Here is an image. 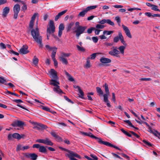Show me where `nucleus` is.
Listing matches in <instances>:
<instances>
[{
	"mask_svg": "<svg viewBox=\"0 0 160 160\" xmlns=\"http://www.w3.org/2000/svg\"><path fill=\"white\" fill-rule=\"evenodd\" d=\"M39 16L38 13H34L32 16V17L31 19V20L34 21L35 20L36 17H38Z\"/></svg>",
	"mask_w": 160,
	"mask_h": 160,
	"instance_id": "ea45409f",
	"label": "nucleus"
},
{
	"mask_svg": "<svg viewBox=\"0 0 160 160\" xmlns=\"http://www.w3.org/2000/svg\"><path fill=\"white\" fill-rule=\"evenodd\" d=\"M64 29V26L63 24L62 23L60 24L59 26V30L62 31Z\"/></svg>",
	"mask_w": 160,
	"mask_h": 160,
	"instance_id": "09e8293b",
	"label": "nucleus"
},
{
	"mask_svg": "<svg viewBox=\"0 0 160 160\" xmlns=\"http://www.w3.org/2000/svg\"><path fill=\"white\" fill-rule=\"evenodd\" d=\"M30 148V147L28 145L23 146L22 145L18 144L17 145L16 150L17 151H19L20 150L24 151L25 150L28 149Z\"/></svg>",
	"mask_w": 160,
	"mask_h": 160,
	"instance_id": "f3484780",
	"label": "nucleus"
},
{
	"mask_svg": "<svg viewBox=\"0 0 160 160\" xmlns=\"http://www.w3.org/2000/svg\"><path fill=\"white\" fill-rule=\"evenodd\" d=\"M108 53L112 56H115L118 58L121 57L120 54H119V52L118 49L117 47H112V50L109 52Z\"/></svg>",
	"mask_w": 160,
	"mask_h": 160,
	"instance_id": "0eeeda50",
	"label": "nucleus"
},
{
	"mask_svg": "<svg viewBox=\"0 0 160 160\" xmlns=\"http://www.w3.org/2000/svg\"><path fill=\"white\" fill-rule=\"evenodd\" d=\"M151 9L154 11L160 12V10L158 9V7L155 5H153L151 8Z\"/></svg>",
	"mask_w": 160,
	"mask_h": 160,
	"instance_id": "e433bc0d",
	"label": "nucleus"
},
{
	"mask_svg": "<svg viewBox=\"0 0 160 160\" xmlns=\"http://www.w3.org/2000/svg\"><path fill=\"white\" fill-rule=\"evenodd\" d=\"M55 27L54 22L51 20H50L48 25L47 27V32L49 34H52L55 31Z\"/></svg>",
	"mask_w": 160,
	"mask_h": 160,
	"instance_id": "423d86ee",
	"label": "nucleus"
},
{
	"mask_svg": "<svg viewBox=\"0 0 160 160\" xmlns=\"http://www.w3.org/2000/svg\"><path fill=\"white\" fill-rule=\"evenodd\" d=\"M24 156L27 158H30L32 160H36L38 156L34 153H24Z\"/></svg>",
	"mask_w": 160,
	"mask_h": 160,
	"instance_id": "ddd939ff",
	"label": "nucleus"
},
{
	"mask_svg": "<svg viewBox=\"0 0 160 160\" xmlns=\"http://www.w3.org/2000/svg\"><path fill=\"white\" fill-rule=\"evenodd\" d=\"M90 59L89 58H88L86 64L85 65V67L86 68H89L90 67V62L89 59Z\"/></svg>",
	"mask_w": 160,
	"mask_h": 160,
	"instance_id": "a19ab883",
	"label": "nucleus"
},
{
	"mask_svg": "<svg viewBox=\"0 0 160 160\" xmlns=\"http://www.w3.org/2000/svg\"><path fill=\"white\" fill-rule=\"evenodd\" d=\"M34 21L31 20L29 23V27L31 28H32Z\"/></svg>",
	"mask_w": 160,
	"mask_h": 160,
	"instance_id": "13d9d810",
	"label": "nucleus"
},
{
	"mask_svg": "<svg viewBox=\"0 0 160 160\" xmlns=\"http://www.w3.org/2000/svg\"><path fill=\"white\" fill-rule=\"evenodd\" d=\"M100 61L102 63H109L111 62V60L110 59L104 57L101 58Z\"/></svg>",
	"mask_w": 160,
	"mask_h": 160,
	"instance_id": "4be33fe9",
	"label": "nucleus"
},
{
	"mask_svg": "<svg viewBox=\"0 0 160 160\" xmlns=\"http://www.w3.org/2000/svg\"><path fill=\"white\" fill-rule=\"evenodd\" d=\"M122 27L126 33V35L129 38H132V36L128 28L123 24L122 25Z\"/></svg>",
	"mask_w": 160,
	"mask_h": 160,
	"instance_id": "dca6fc26",
	"label": "nucleus"
},
{
	"mask_svg": "<svg viewBox=\"0 0 160 160\" xmlns=\"http://www.w3.org/2000/svg\"><path fill=\"white\" fill-rule=\"evenodd\" d=\"M104 44L107 47H111L112 46V44L106 42H105Z\"/></svg>",
	"mask_w": 160,
	"mask_h": 160,
	"instance_id": "0e129e2a",
	"label": "nucleus"
},
{
	"mask_svg": "<svg viewBox=\"0 0 160 160\" xmlns=\"http://www.w3.org/2000/svg\"><path fill=\"white\" fill-rule=\"evenodd\" d=\"M100 144L105 145L106 146H110L111 147H113L116 149H118L120 150H121V149L117 146H114L108 142L103 141H102V140Z\"/></svg>",
	"mask_w": 160,
	"mask_h": 160,
	"instance_id": "412c9836",
	"label": "nucleus"
},
{
	"mask_svg": "<svg viewBox=\"0 0 160 160\" xmlns=\"http://www.w3.org/2000/svg\"><path fill=\"white\" fill-rule=\"evenodd\" d=\"M42 109L47 111H50V108L47 107L42 106Z\"/></svg>",
	"mask_w": 160,
	"mask_h": 160,
	"instance_id": "6e6d98bb",
	"label": "nucleus"
},
{
	"mask_svg": "<svg viewBox=\"0 0 160 160\" xmlns=\"http://www.w3.org/2000/svg\"><path fill=\"white\" fill-rule=\"evenodd\" d=\"M23 5L22 7V9L24 11L27 9V6L26 4H24L23 2Z\"/></svg>",
	"mask_w": 160,
	"mask_h": 160,
	"instance_id": "69168bd1",
	"label": "nucleus"
},
{
	"mask_svg": "<svg viewBox=\"0 0 160 160\" xmlns=\"http://www.w3.org/2000/svg\"><path fill=\"white\" fill-rule=\"evenodd\" d=\"M105 34H103L102 35H100L99 37L101 40L105 39L107 38V37L105 36Z\"/></svg>",
	"mask_w": 160,
	"mask_h": 160,
	"instance_id": "bf43d9fd",
	"label": "nucleus"
},
{
	"mask_svg": "<svg viewBox=\"0 0 160 160\" xmlns=\"http://www.w3.org/2000/svg\"><path fill=\"white\" fill-rule=\"evenodd\" d=\"M10 11L9 8L8 7H5L3 9L2 16L5 17L7 16Z\"/></svg>",
	"mask_w": 160,
	"mask_h": 160,
	"instance_id": "b1692460",
	"label": "nucleus"
},
{
	"mask_svg": "<svg viewBox=\"0 0 160 160\" xmlns=\"http://www.w3.org/2000/svg\"><path fill=\"white\" fill-rule=\"evenodd\" d=\"M66 75L68 77V78L69 81L72 82L74 81V79L73 77L67 72L65 71V72Z\"/></svg>",
	"mask_w": 160,
	"mask_h": 160,
	"instance_id": "cd10ccee",
	"label": "nucleus"
},
{
	"mask_svg": "<svg viewBox=\"0 0 160 160\" xmlns=\"http://www.w3.org/2000/svg\"><path fill=\"white\" fill-rule=\"evenodd\" d=\"M28 47L27 46L23 47L19 50V52L21 54H26L29 52V51L28 49Z\"/></svg>",
	"mask_w": 160,
	"mask_h": 160,
	"instance_id": "aec40b11",
	"label": "nucleus"
},
{
	"mask_svg": "<svg viewBox=\"0 0 160 160\" xmlns=\"http://www.w3.org/2000/svg\"><path fill=\"white\" fill-rule=\"evenodd\" d=\"M96 53H93L91 55V57L89 58L91 59H94L96 57Z\"/></svg>",
	"mask_w": 160,
	"mask_h": 160,
	"instance_id": "4d7b16f0",
	"label": "nucleus"
},
{
	"mask_svg": "<svg viewBox=\"0 0 160 160\" xmlns=\"http://www.w3.org/2000/svg\"><path fill=\"white\" fill-rule=\"evenodd\" d=\"M121 131L123 133L127 135V136H128L129 137H131V135L128 132H127L125 131L123 129H121Z\"/></svg>",
	"mask_w": 160,
	"mask_h": 160,
	"instance_id": "37998d69",
	"label": "nucleus"
},
{
	"mask_svg": "<svg viewBox=\"0 0 160 160\" xmlns=\"http://www.w3.org/2000/svg\"><path fill=\"white\" fill-rule=\"evenodd\" d=\"M77 48L78 49V50L79 51L84 52L85 51V49L84 48L82 47H81L79 46L78 45H77L76 46Z\"/></svg>",
	"mask_w": 160,
	"mask_h": 160,
	"instance_id": "79ce46f5",
	"label": "nucleus"
},
{
	"mask_svg": "<svg viewBox=\"0 0 160 160\" xmlns=\"http://www.w3.org/2000/svg\"><path fill=\"white\" fill-rule=\"evenodd\" d=\"M31 35L34 41L39 44L40 48L42 47V37L40 36L38 26L36 27L35 29H32L31 31Z\"/></svg>",
	"mask_w": 160,
	"mask_h": 160,
	"instance_id": "f257e3e1",
	"label": "nucleus"
},
{
	"mask_svg": "<svg viewBox=\"0 0 160 160\" xmlns=\"http://www.w3.org/2000/svg\"><path fill=\"white\" fill-rule=\"evenodd\" d=\"M103 87H105V91L106 92V93L104 94H103V92L101 88L97 87L96 89L98 94L100 96L103 95L104 98H105V100H107V97H108V96L109 95L110 92L108 85L107 83H105L103 85Z\"/></svg>",
	"mask_w": 160,
	"mask_h": 160,
	"instance_id": "7ed1b4c3",
	"label": "nucleus"
},
{
	"mask_svg": "<svg viewBox=\"0 0 160 160\" xmlns=\"http://www.w3.org/2000/svg\"><path fill=\"white\" fill-rule=\"evenodd\" d=\"M130 132L133 135H134L135 137H136L137 138H139L140 136L138 135V134H136L134 132H133V131H131Z\"/></svg>",
	"mask_w": 160,
	"mask_h": 160,
	"instance_id": "052dcab7",
	"label": "nucleus"
},
{
	"mask_svg": "<svg viewBox=\"0 0 160 160\" xmlns=\"http://www.w3.org/2000/svg\"><path fill=\"white\" fill-rule=\"evenodd\" d=\"M120 40L124 46H127V43L124 39V37L121 31L118 32V35L114 38L113 41L115 43L118 42Z\"/></svg>",
	"mask_w": 160,
	"mask_h": 160,
	"instance_id": "20e7f679",
	"label": "nucleus"
},
{
	"mask_svg": "<svg viewBox=\"0 0 160 160\" xmlns=\"http://www.w3.org/2000/svg\"><path fill=\"white\" fill-rule=\"evenodd\" d=\"M56 139H57V140L58 142L62 141V139L61 137H59L58 135L57 136V137L55 138Z\"/></svg>",
	"mask_w": 160,
	"mask_h": 160,
	"instance_id": "5fc2aeb1",
	"label": "nucleus"
},
{
	"mask_svg": "<svg viewBox=\"0 0 160 160\" xmlns=\"http://www.w3.org/2000/svg\"><path fill=\"white\" fill-rule=\"evenodd\" d=\"M124 122L128 123L129 126L132 127H134V126L132 125L131 122L129 120H124Z\"/></svg>",
	"mask_w": 160,
	"mask_h": 160,
	"instance_id": "de8ad7c7",
	"label": "nucleus"
},
{
	"mask_svg": "<svg viewBox=\"0 0 160 160\" xmlns=\"http://www.w3.org/2000/svg\"><path fill=\"white\" fill-rule=\"evenodd\" d=\"M50 75V78L53 79H58L57 75V72L54 69H52L49 71Z\"/></svg>",
	"mask_w": 160,
	"mask_h": 160,
	"instance_id": "2eb2a0df",
	"label": "nucleus"
},
{
	"mask_svg": "<svg viewBox=\"0 0 160 160\" xmlns=\"http://www.w3.org/2000/svg\"><path fill=\"white\" fill-rule=\"evenodd\" d=\"M6 80L3 77H0V83L2 84L7 85V83H6Z\"/></svg>",
	"mask_w": 160,
	"mask_h": 160,
	"instance_id": "4c0bfd02",
	"label": "nucleus"
},
{
	"mask_svg": "<svg viewBox=\"0 0 160 160\" xmlns=\"http://www.w3.org/2000/svg\"><path fill=\"white\" fill-rule=\"evenodd\" d=\"M99 23L102 25L105 23H107L112 26H114V23L109 19H103L100 21Z\"/></svg>",
	"mask_w": 160,
	"mask_h": 160,
	"instance_id": "a211bd4d",
	"label": "nucleus"
},
{
	"mask_svg": "<svg viewBox=\"0 0 160 160\" xmlns=\"http://www.w3.org/2000/svg\"><path fill=\"white\" fill-rule=\"evenodd\" d=\"M64 99L67 101L68 102H71L72 103H73V102H72L70 99H69L67 96H64Z\"/></svg>",
	"mask_w": 160,
	"mask_h": 160,
	"instance_id": "680f3d73",
	"label": "nucleus"
},
{
	"mask_svg": "<svg viewBox=\"0 0 160 160\" xmlns=\"http://www.w3.org/2000/svg\"><path fill=\"white\" fill-rule=\"evenodd\" d=\"M97 5L91 6L88 7L85 9L80 12L78 15V16L83 17L88 11L97 8Z\"/></svg>",
	"mask_w": 160,
	"mask_h": 160,
	"instance_id": "6e6552de",
	"label": "nucleus"
},
{
	"mask_svg": "<svg viewBox=\"0 0 160 160\" xmlns=\"http://www.w3.org/2000/svg\"><path fill=\"white\" fill-rule=\"evenodd\" d=\"M24 122L22 121L19 120H17L13 122L11 125L14 127H18L20 128H22L24 125Z\"/></svg>",
	"mask_w": 160,
	"mask_h": 160,
	"instance_id": "4468645a",
	"label": "nucleus"
},
{
	"mask_svg": "<svg viewBox=\"0 0 160 160\" xmlns=\"http://www.w3.org/2000/svg\"><path fill=\"white\" fill-rule=\"evenodd\" d=\"M0 47L2 49H4L6 48V46L2 42L0 43Z\"/></svg>",
	"mask_w": 160,
	"mask_h": 160,
	"instance_id": "864d4df0",
	"label": "nucleus"
},
{
	"mask_svg": "<svg viewBox=\"0 0 160 160\" xmlns=\"http://www.w3.org/2000/svg\"><path fill=\"white\" fill-rule=\"evenodd\" d=\"M53 90L56 93L60 94L61 93H63L62 90L60 89L59 86L58 85L57 86L54 87L53 88Z\"/></svg>",
	"mask_w": 160,
	"mask_h": 160,
	"instance_id": "393cba45",
	"label": "nucleus"
},
{
	"mask_svg": "<svg viewBox=\"0 0 160 160\" xmlns=\"http://www.w3.org/2000/svg\"><path fill=\"white\" fill-rule=\"evenodd\" d=\"M55 48V50H54L53 51L51 55V57L52 60L56 59L55 58V57L57 52V48Z\"/></svg>",
	"mask_w": 160,
	"mask_h": 160,
	"instance_id": "473e14b6",
	"label": "nucleus"
},
{
	"mask_svg": "<svg viewBox=\"0 0 160 160\" xmlns=\"http://www.w3.org/2000/svg\"><path fill=\"white\" fill-rule=\"evenodd\" d=\"M127 46L121 45L118 48V49L119 52V54H121L122 55H124V50L125 49L126 47Z\"/></svg>",
	"mask_w": 160,
	"mask_h": 160,
	"instance_id": "5701e85b",
	"label": "nucleus"
},
{
	"mask_svg": "<svg viewBox=\"0 0 160 160\" xmlns=\"http://www.w3.org/2000/svg\"><path fill=\"white\" fill-rule=\"evenodd\" d=\"M108 98V97H107V100H105V98H104V101L107 103V107L110 108L111 107V106L109 102Z\"/></svg>",
	"mask_w": 160,
	"mask_h": 160,
	"instance_id": "49530a36",
	"label": "nucleus"
},
{
	"mask_svg": "<svg viewBox=\"0 0 160 160\" xmlns=\"http://www.w3.org/2000/svg\"><path fill=\"white\" fill-rule=\"evenodd\" d=\"M13 138L19 140V134L17 133H15L12 134Z\"/></svg>",
	"mask_w": 160,
	"mask_h": 160,
	"instance_id": "72a5a7b5",
	"label": "nucleus"
},
{
	"mask_svg": "<svg viewBox=\"0 0 160 160\" xmlns=\"http://www.w3.org/2000/svg\"><path fill=\"white\" fill-rule=\"evenodd\" d=\"M50 84L51 85H53L54 87L58 86L60 84L58 81V79H51L50 81Z\"/></svg>",
	"mask_w": 160,
	"mask_h": 160,
	"instance_id": "6ab92c4d",
	"label": "nucleus"
},
{
	"mask_svg": "<svg viewBox=\"0 0 160 160\" xmlns=\"http://www.w3.org/2000/svg\"><path fill=\"white\" fill-rule=\"evenodd\" d=\"M79 92L80 94V97L82 98L84 96V93L80 89L79 91Z\"/></svg>",
	"mask_w": 160,
	"mask_h": 160,
	"instance_id": "338daca9",
	"label": "nucleus"
},
{
	"mask_svg": "<svg viewBox=\"0 0 160 160\" xmlns=\"http://www.w3.org/2000/svg\"><path fill=\"white\" fill-rule=\"evenodd\" d=\"M95 31V33L96 35H98L99 34V33L100 31L102 30L100 29H96L95 28V30H94Z\"/></svg>",
	"mask_w": 160,
	"mask_h": 160,
	"instance_id": "603ef678",
	"label": "nucleus"
},
{
	"mask_svg": "<svg viewBox=\"0 0 160 160\" xmlns=\"http://www.w3.org/2000/svg\"><path fill=\"white\" fill-rule=\"evenodd\" d=\"M141 10V9L140 8H129L128 9V10L129 11L132 12L134 10Z\"/></svg>",
	"mask_w": 160,
	"mask_h": 160,
	"instance_id": "a18cd8bd",
	"label": "nucleus"
},
{
	"mask_svg": "<svg viewBox=\"0 0 160 160\" xmlns=\"http://www.w3.org/2000/svg\"><path fill=\"white\" fill-rule=\"evenodd\" d=\"M38 62V59L36 56L34 57L33 59V64L35 66H37Z\"/></svg>",
	"mask_w": 160,
	"mask_h": 160,
	"instance_id": "c756f323",
	"label": "nucleus"
},
{
	"mask_svg": "<svg viewBox=\"0 0 160 160\" xmlns=\"http://www.w3.org/2000/svg\"><path fill=\"white\" fill-rule=\"evenodd\" d=\"M20 10V6L18 4H15L13 7V11L14 12V18L16 19L18 17V14Z\"/></svg>",
	"mask_w": 160,
	"mask_h": 160,
	"instance_id": "f8f14e48",
	"label": "nucleus"
},
{
	"mask_svg": "<svg viewBox=\"0 0 160 160\" xmlns=\"http://www.w3.org/2000/svg\"><path fill=\"white\" fill-rule=\"evenodd\" d=\"M148 131L151 133H153L156 136L158 137V135L160 136V133L156 130H152V128H151Z\"/></svg>",
	"mask_w": 160,
	"mask_h": 160,
	"instance_id": "a878e982",
	"label": "nucleus"
},
{
	"mask_svg": "<svg viewBox=\"0 0 160 160\" xmlns=\"http://www.w3.org/2000/svg\"><path fill=\"white\" fill-rule=\"evenodd\" d=\"M90 156L94 159V160H98V158L95 155L91 154L90 155Z\"/></svg>",
	"mask_w": 160,
	"mask_h": 160,
	"instance_id": "774afa93",
	"label": "nucleus"
},
{
	"mask_svg": "<svg viewBox=\"0 0 160 160\" xmlns=\"http://www.w3.org/2000/svg\"><path fill=\"white\" fill-rule=\"evenodd\" d=\"M86 29V27H83L81 26H79L76 28V29L75 31L76 33V36L78 38L81 34L83 33L85 29Z\"/></svg>",
	"mask_w": 160,
	"mask_h": 160,
	"instance_id": "1a4fd4ad",
	"label": "nucleus"
},
{
	"mask_svg": "<svg viewBox=\"0 0 160 160\" xmlns=\"http://www.w3.org/2000/svg\"><path fill=\"white\" fill-rule=\"evenodd\" d=\"M95 30V28L92 27L88 29L87 32L88 34H91L92 33V31Z\"/></svg>",
	"mask_w": 160,
	"mask_h": 160,
	"instance_id": "58836bf2",
	"label": "nucleus"
},
{
	"mask_svg": "<svg viewBox=\"0 0 160 160\" xmlns=\"http://www.w3.org/2000/svg\"><path fill=\"white\" fill-rule=\"evenodd\" d=\"M139 80L140 81H151V78H140Z\"/></svg>",
	"mask_w": 160,
	"mask_h": 160,
	"instance_id": "3c124183",
	"label": "nucleus"
},
{
	"mask_svg": "<svg viewBox=\"0 0 160 160\" xmlns=\"http://www.w3.org/2000/svg\"><path fill=\"white\" fill-rule=\"evenodd\" d=\"M80 133L83 135L88 136L92 138L95 139L99 143H100L102 140L100 138L95 136L91 133H88L83 132H80Z\"/></svg>",
	"mask_w": 160,
	"mask_h": 160,
	"instance_id": "9b49d317",
	"label": "nucleus"
},
{
	"mask_svg": "<svg viewBox=\"0 0 160 160\" xmlns=\"http://www.w3.org/2000/svg\"><path fill=\"white\" fill-rule=\"evenodd\" d=\"M142 142L145 144L144 145L146 147H152V144L147 141L143 140L142 141Z\"/></svg>",
	"mask_w": 160,
	"mask_h": 160,
	"instance_id": "c85d7f7f",
	"label": "nucleus"
},
{
	"mask_svg": "<svg viewBox=\"0 0 160 160\" xmlns=\"http://www.w3.org/2000/svg\"><path fill=\"white\" fill-rule=\"evenodd\" d=\"M37 142L43 143L45 144L52 146L53 145V143L48 138H46L45 139H38L36 140Z\"/></svg>",
	"mask_w": 160,
	"mask_h": 160,
	"instance_id": "9d476101",
	"label": "nucleus"
},
{
	"mask_svg": "<svg viewBox=\"0 0 160 160\" xmlns=\"http://www.w3.org/2000/svg\"><path fill=\"white\" fill-rule=\"evenodd\" d=\"M105 26L104 25H102L101 24H97L96 25L95 28L96 29H103Z\"/></svg>",
	"mask_w": 160,
	"mask_h": 160,
	"instance_id": "f704fd0d",
	"label": "nucleus"
},
{
	"mask_svg": "<svg viewBox=\"0 0 160 160\" xmlns=\"http://www.w3.org/2000/svg\"><path fill=\"white\" fill-rule=\"evenodd\" d=\"M59 148L63 151L68 152L69 153V154H66L65 155L70 158V160H77V159L74 158V157L80 159L82 158L79 155L73 151L68 150L61 147H59Z\"/></svg>",
	"mask_w": 160,
	"mask_h": 160,
	"instance_id": "f03ea898",
	"label": "nucleus"
},
{
	"mask_svg": "<svg viewBox=\"0 0 160 160\" xmlns=\"http://www.w3.org/2000/svg\"><path fill=\"white\" fill-rule=\"evenodd\" d=\"M92 39L95 43H96L98 41V39L97 37H93L92 38Z\"/></svg>",
	"mask_w": 160,
	"mask_h": 160,
	"instance_id": "8fccbe9b",
	"label": "nucleus"
},
{
	"mask_svg": "<svg viewBox=\"0 0 160 160\" xmlns=\"http://www.w3.org/2000/svg\"><path fill=\"white\" fill-rule=\"evenodd\" d=\"M74 22H71L70 23H68L67 25V31H69L70 30L72 27L74 25Z\"/></svg>",
	"mask_w": 160,
	"mask_h": 160,
	"instance_id": "2f4dec72",
	"label": "nucleus"
},
{
	"mask_svg": "<svg viewBox=\"0 0 160 160\" xmlns=\"http://www.w3.org/2000/svg\"><path fill=\"white\" fill-rule=\"evenodd\" d=\"M67 10H66L60 12L58 14L59 15H60V16H61L62 15L65 14L67 12Z\"/></svg>",
	"mask_w": 160,
	"mask_h": 160,
	"instance_id": "e2e57ef3",
	"label": "nucleus"
},
{
	"mask_svg": "<svg viewBox=\"0 0 160 160\" xmlns=\"http://www.w3.org/2000/svg\"><path fill=\"white\" fill-rule=\"evenodd\" d=\"M115 19L118 23L119 26H120V23L121 22V19L120 17L118 16H117L115 18Z\"/></svg>",
	"mask_w": 160,
	"mask_h": 160,
	"instance_id": "c03bdc74",
	"label": "nucleus"
},
{
	"mask_svg": "<svg viewBox=\"0 0 160 160\" xmlns=\"http://www.w3.org/2000/svg\"><path fill=\"white\" fill-rule=\"evenodd\" d=\"M114 32L113 31H107L105 30L103 32V34H106L107 35H109L112 33Z\"/></svg>",
	"mask_w": 160,
	"mask_h": 160,
	"instance_id": "c9c22d12",
	"label": "nucleus"
},
{
	"mask_svg": "<svg viewBox=\"0 0 160 160\" xmlns=\"http://www.w3.org/2000/svg\"><path fill=\"white\" fill-rule=\"evenodd\" d=\"M71 55L70 53L61 52L59 57L60 61L63 64L67 65L68 63V60L66 58L70 56Z\"/></svg>",
	"mask_w": 160,
	"mask_h": 160,
	"instance_id": "39448f33",
	"label": "nucleus"
},
{
	"mask_svg": "<svg viewBox=\"0 0 160 160\" xmlns=\"http://www.w3.org/2000/svg\"><path fill=\"white\" fill-rule=\"evenodd\" d=\"M39 151L40 152L43 153H46L47 151L45 147L43 146H41L40 147Z\"/></svg>",
	"mask_w": 160,
	"mask_h": 160,
	"instance_id": "bb28decb",
	"label": "nucleus"
},
{
	"mask_svg": "<svg viewBox=\"0 0 160 160\" xmlns=\"http://www.w3.org/2000/svg\"><path fill=\"white\" fill-rule=\"evenodd\" d=\"M32 124H34L35 125H37L39 127L42 128H45L46 127V126L44 125L41 123H38L36 122H33L32 123Z\"/></svg>",
	"mask_w": 160,
	"mask_h": 160,
	"instance_id": "7c9ffc66",
	"label": "nucleus"
}]
</instances>
